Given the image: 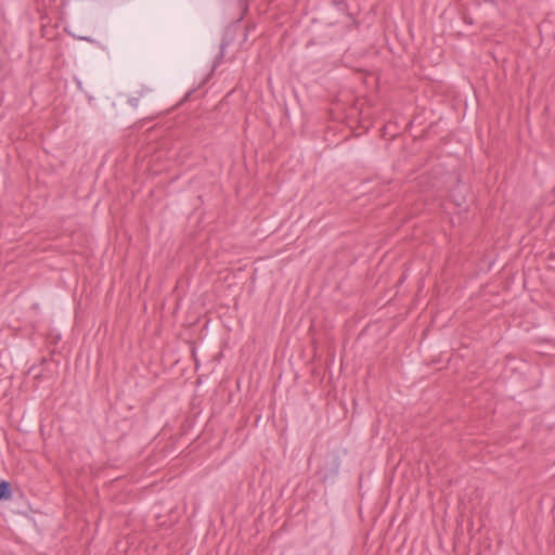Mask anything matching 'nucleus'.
Wrapping results in <instances>:
<instances>
[{
	"label": "nucleus",
	"mask_w": 555,
	"mask_h": 555,
	"mask_svg": "<svg viewBox=\"0 0 555 555\" xmlns=\"http://www.w3.org/2000/svg\"><path fill=\"white\" fill-rule=\"evenodd\" d=\"M339 472V461L337 457H332L327 466L320 469L319 475L323 481L333 480Z\"/></svg>",
	"instance_id": "nucleus-1"
},
{
	"label": "nucleus",
	"mask_w": 555,
	"mask_h": 555,
	"mask_svg": "<svg viewBox=\"0 0 555 555\" xmlns=\"http://www.w3.org/2000/svg\"><path fill=\"white\" fill-rule=\"evenodd\" d=\"M12 499V488L10 482L2 480V501Z\"/></svg>",
	"instance_id": "nucleus-2"
},
{
	"label": "nucleus",
	"mask_w": 555,
	"mask_h": 555,
	"mask_svg": "<svg viewBox=\"0 0 555 555\" xmlns=\"http://www.w3.org/2000/svg\"><path fill=\"white\" fill-rule=\"evenodd\" d=\"M229 43H230L229 40L222 39L221 44H220V53L217 57L218 60H221L223 57L225 49L229 46ZM218 63H220V61H218Z\"/></svg>",
	"instance_id": "nucleus-3"
},
{
	"label": "nucleus",
	"mask_w": 555,
	"mask_h": 555,
	"mask_svg": "<svg viewBox=\"0 0 555 555\" xmlns=\"http://www.w3.org/2000/svg\"><path fill=\"white\" fill-rule=\"evenodd\" d=\"M139 98H130L128 99V104L133 107V108H137L139 106Z\"/></svg>",
	"instance_id": "nucleus-4"
},
{
	"label": "nucleus",
	"mask_w": 555,
	"mask_h": 555,
	"mask_svg": "<svg viewBox=\"0 0 555 555\" xmlns=\"http://www.w3.org/2000/svg\"><path fill=\"white\" fill-rule=\"evenodd\" d=\"M80 40H83V41H87V42H90V43H93V44H99V42L91 38V37H88V36H81L79 37Z\"/></svg>",
	"instance_id": "nucleus-5"
},
{
	"label": "nucleus",
	"mask_w": 555,
	"mask_h": 555,
	"mask_svg": "<svg viewBox=\"0 0 555 555\" xmlns=\"http://www.w3.org/2000/svg\"><path fill=\"white\" fill-rule=\"evenodd\" d=\"M77 86H78L79 89H81V82L80 81L77 82Z\"/></svg>",
	"instance_id": "nucleus-6"
}]
</instances>
